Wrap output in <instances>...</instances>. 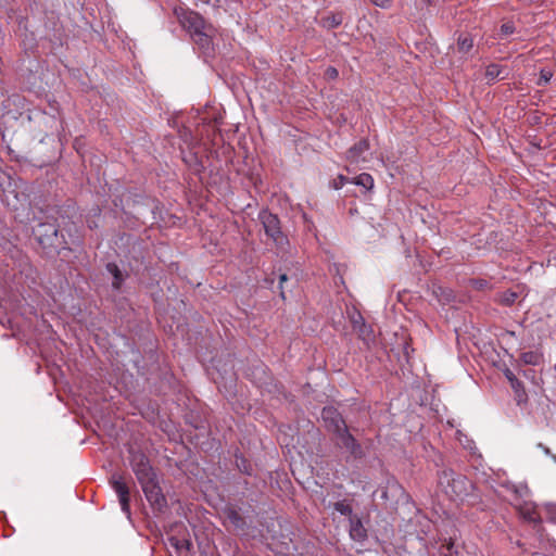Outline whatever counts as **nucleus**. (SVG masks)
Masks as SVG:
<instances>
[{"mask_svg":"<svg viewBox=\"0 0 556 556\" xmlns=\"http://www.w3.org/2000/svg\"><path fill=\"white\" fill-rule=\"evenodd\" d=\"M106 269L114 277V280H113V287L115 289H118L121 287V283L123 281V277H122V274L118 269V266L114 263H109L106 265Z\"/></svg>","mask_w":556,"mask_h":556,"instance_id":"2eb2a0df","label":"nucleus"},{"mask_svg":"<svg viewBox=\"0 0 556 556\" xmlns=\"http://www.w3.org/2000/svg\"><path fill=\"white\" fill-rule=\"evenodd\" d=\"M334 509L337 511H339L341 515H351L352 514V507L344 502H337L334 504Z\"/></svg>","mask_w":556,"mask_h":556,"instance_id":"a211bd4d","label":"nucleus"},{"mask_svg":"<svg viewBox=\"0 0 556 556\" xmlns=\"http://www.w3.org/2000/svg\"><path fill=\"white\" fill-rule=\"evenodd\" d=\"M538 447L542 448V451H543L546 455H551V456L553 457V459L556 462V456H555V455H552L551 450H549L547 446L543 445L542 443H539V444H538Z\"/></svg>","mask_w":556,"mask_h":556,"instance_id":"a878e982","label":"nucleus"},{"mask_svg":"<svg viewBox=\"0 0 556 556\" xmlns=\"http://www.w3.org/2000/svg\"><path fill=\"white\" fill-rule=\"evenodd\" d=\"M111 486L117 494L122 511L130 518V494L127 482L121 475H113L110 480Z\"/></svg>","mask_w":556,"mask_h":556,"instance_id":"20e7f679","label":"nucleus"},{"mask_svg":"<svg viewBox=\"0 0 556 556\" xmlns=\"http://www.w3.org/2000/svg\"><path fill=\"white\" fill-rule=\"evenodd\" d=\"M504 72V68L498 64H490L486 66L485 70V78L488 79V83H493L497 78L503 77L502 74Z\"/></svg>","mask_w":556,"mask_h":556,"instance_id":"f8f14e48","label":"nucleus"},{"mask_svg":"<svg viewBox=\"0 0 556 556\" xmlns=\"http://www.w3.org/2000/svg\"><path fill=\"white\" fill-rule=\"evenodd\" d=\"M342 23V16L341 15H332L330 17L326 18V24L336 27Z\"/></svg>","mask_w":556,"mask_h":556,"instance_id":"4be33fe9","label":"nucleus"},{"mask_svg":"<svg viewBox=\"0 0 556 556\" xmlns=\"http://www.w3.org/2000/svg\"><path fill=\"white\" fill-rule=\"evenodd\" d=\"M264 231L268 238H270L276 244H282L285 237L280 229V222L278 217L266 210H263L258 214Z\"/></svg>","mask_w":556,"mask_h":556,"instance_id":"7ed1b4c3","label":"nucleus"},{"mask_svg":"<svg viewBox=\"0 0 556 556\" xmlns=\"http://www.w3.org/2000/svg\"><path fill=\"white\" fill-rule=\"evenodd\" d=\"M350 535L356 541H362L366 538V530L359 519H351Z\"/></svg>","mask_w":556,"mask_h":556,"instance_id":"9d476101","label":"nucleus"},{"mask_svg":"<svg viewBox=\"0 0 556 556\" xmlns=\"http://www.w3.org/2000/svg\"><path fill=\"white\" fill-rule=\"evenodd\" d=\"M238 467H239L242 471H244L245 473L250 475V470H249V468L245 466V460H243V459H242V464H239V463H238Z\"/></svg>","mask_w":556,"mask_h":556,"instance_id":"cd10ccee","label":"nucleus"},{"mask_svg":"<svg viewBox=\"0 0 556 556\" xmlns=\"http://www.w3.org/2000/svg\"><path fill=\"white\" fill-rule=\"evenodd\" d=\"M174 14L181 27L188 31L189 35H206L204 33L206 22L200 13L187 7H177L174 9Z\"/></svg>","mask_w":556,"mask_h":556,"instance_id":"f03ea898","label":"nucleus"},{"mask_svg":"<svg viewBox=\"0 0 556 556\" xmlns=\"http://www.w3.org/2000/svg\"><path fill=\"white\" fill-rule=\"evenodd\" d=\"M140 485L149 502L160 505L161 502L164 500L161 494V490L155 482V479L150 480L148 482H143Z\"/></svg>","mask_w":556,"mask_h":556,"instance_id":"6e6552de","label":"nucleus"},{"mask_svg":"<svg viewBox=\"0 0 556 556\" xmlns=\"http://www.w3.org/2000/svg\"><path fill=\"white\" fill-rule=\"evenodd\" d=\"M201 2H203L204 4H211L212 3V0H200ZM213 5L215 8H218L219 7V0H215V2L213 3Z\"/></svg>","mask_w":556,"mask_h":556,"instance_id":"c85d7f7f","label":"nucleus"},{"mask_svg":"<svg viewBox=\"0 0 556 556\" xmlns=\"http://www.w3.org/2000/svg\"><path fill=\"white\" fill-rule=\"evenodd\" d=\"M106 269L114 277V280H113V287L115 289H118L121 287V283L123 281V277H122V274L118 269V266L114 263H109L106 265Z\"/></svg>","mask_w":556,"mask_h":556,"instance_id":"4468645a","label":"nucleus"},{"mask_svg":"<svg viewBox=\"0 0 556 556\" xmlns=\"http://www.w3.org/2000/svg\"><path fill=\"white\" fill-rule=\"evenodd\" d=\"M38 237L41 244L51 243L52 239L56 237L58 230L53 225L40 224L39 228L34 231Z\"/></svg>","mask_w":556,"mask_h":556,"instance_id":"1a4fd4ad","label":"nucleus"},{"mask_svg":"<svg viewBox=\"0 0 556 556\" xmlns=\"http://www.w3.org/2000/svg\"><path fill=\"white\" fill-rule=\"evenodd\" d=\"M522 517L531 522H535L539 519V515L533 504L526 503L525 506L519 508Z\"/></svg>","mask_w":556,"mask_h":556,"instance_id":"ddd939ff","label":"nucleus"},{"mask_svg":"<svg viewBox=\"0 0 556 556\" xmlns=\"http://www.w3.org/2000/svg\"><path fill=\"white\" fill-rule=\"evenodd\" d=\"M321 417L328 430L337 435V443L346 448L354 458H361L363 450L354 437L349 433L341 415L334 408L325 407L321 412Z\"/></svg>","mask_w":556,"mask_h":556,"instance_id":"f257e3e1","label":"nucleus"},{"mask_svg":"<svg viewBox=\"0 0 556 556\" xmlns=\"http://www.w3.org/2000/svg\"><path fill=\"white\" fill-rule=\"evenodd\" d=\"M286 280H287V275H285V274H283V275H281V276H280V282H283V281H286Z\"/></svg>","mask_w":556,"mask_h":556,"instance_id":"2f4dec72","label":"nucleus"},{"mask_svg":"<svg viewBox=\"0 0 556 556\" xmlns=\"http://www.w3.org/2000/svg\"><path fill=\"white\" fill-rule=\"evenodd\" d=\"M552 77H553V73L549 70L543 68L540 73L538 84L540 86L546 85L551 80Z\"/></svg>","mask_w":556,"mask_h":556,"instance_id":"6ab92c4d","label":"nucleus"},{"mask_svg":"<svg viewBox=\"0 0 556 556\" xmlns=\"http://www.w3.org/2000/svg\"><path fill=\"white\" fill-rule=\"evenodd\" d=\"M507 378L510 380L511 387L518 392V388L520 387V382L516 378L513 377L511 372H509L507 375Z\"/></svg>","mask_w":556,"mask_h":556,"instance_id":"393cba45","label":"nucleus"},{"mask_svg":"<svg viewBox=\"0 0 556 556\" xmlns=\"http://www.w3.org/2000/svg\"><path fill=\"white\" fill-rule=\"evenodd\" d=\"M348 182V178L343 175H339L331 182V187L336 190L341 189Z\"/></svg>","mask_w":556,"mask_h":556,"instance_id":"412c9836","label":"nucleus"},{"mask_svg":"<svg viewBox=\"0 0 556 556\" xmlns=\"http://www.w3.org/2000/svg\"><path fill=\"white\" fill-rule=\"evenodd\" d=\"M472 39H473L472 37H464L458 42V49L462 52H465V53L468 52L473 47V40Z\"/></svg>","mask_w":556,"mask_h":556,"instance_id":"f3484780","label":"nucleus"},{"mask_svg":"<svg viewBox=\"0 0 556 556\" xmlns=\"http://www.w3.org/2000/svg\"><path fill=\"white\" fill-rule=\"evenodd\" d=\"M131 466L140 484L154 479L153 469L146 456L134 457Z\"/></svg>","mask_w":556,"mask_h":556,"instance_id":"39448f33","label":"nucleus"},{"mask_svg":"<svg viewBox=\"0 0 556 556\" xmlns=\"http://www.w3.org/2000/svg\"><path fill=\"white\" fill-rule=\"evenodd\" d=\"M475 285L479 288H482L484 286L482 281H475Z\"/></svg>","mask_w":556,"mask_h":556,"instance_id":"7c9ffc66","label":"nucleus"},{"mask_svg":"<svg viewBox=\"0 0 556 556\" xmlns=\"http://www.w3.org/2000/svg\"><path fill=\"white\" fill-rule=\"evenodd\" d=\"M502 29L506 35L513 33L514 30L513 26L509 24H503Z\"/></svg>","mask_w":556,"mask_h":556,"instance_id":"bb28decb","label":"nucleus"},{"mask_svg":"<svg viewBox=\"0 0 556 556\" xmlns=\"http://www.w3.org/2000/svg\"><path fill=\"white\" fill-rule=\"evenodd\" d=\"M452 481H453V484H452L453 488H455L457 484H462L464 482V480L460 477L453 479Z\"/></svg>","mask_w":556,"mask_h":556,"instance_id":"c756f323","label":"nucleus"},{"mask_svg":"<svg viewBox=\"0 0 556 556\" xmlns=\"http://www.w3.org/2000/svg\"><path fill=\"white\" fill-rule=\"evenodd\" d=\"M352 184L364 187L366 190L374 188V178L367 173H362L351 180Z\"/></svg>","mask_w":556,"mask_h":556,"instance_id":"9b49d317","label":"nucleus"},{"mask_svg":"<svg viewBox=\"0 0 556 556\" xmlns=\"http://www.w3.org/2000/svg\"><path fill=\"white\" fill-rule=\"evenodd\" d=\"M339 76V72L336 67H332V66H329L326 71H325V77L329 80H333V79H337Z\"/></svg>","mask_w":556,"mask_h":556,"instance_id":"5701e85b","label":"nucleus"},{"mask_svg":"<svg viewBox=\"0 0 556 556\" xmlns=\"http://www.w3.org/2000/svg\"><path fill=\"white\" fill-rule=\"evenodd\" d=\"M371 2L382 9H387L391 5V0H371Z\"/></svg>","mask_w":556,"mask_h":556,"instance_id":"b1692460","label":"nucleus"},{"mask_svg":"<svg viewBox=\"0 0 556 556\" xmlns=\"http://www.w3.org/2000/svg\"><path fill=\"white\" fill-rule=\"evenodd\" d=\"M521 359L529 365H539L542 361V355L538 352H525L521 355Z\"/></svg>","mask_w":556,"mask_h":556,"instance_id":"dca6fc26","label":"nucleus"},{"mask_svg":"<svg viewBox=\"0 0 556 556\" xmlns=\"http://www.w3.org/2000/svg\"><path fill=\"white\" fill-rule=\"evenodd\" d=\"M369 149V143L367 140L362 139L357 143H355L352 148L346 152V160L352 164H359L365 161L364 153Z\"/></svg>","mask_w":556,"mask_h":556,"instance_id":"423d86ee","label":"nucleus"},{"mask_svg":"<svg viewBox=\"0 0 556 556\" xmlns=\"http://www.w3.org/2000/svg\"><path fill=\"white\" fill-rule=\"evenodd\" d=\"M517 300V293L516 292H505L502 298H501V302L506 304V305H511L515 303V301Z\"/></svg>","mask_w":556,"mask_h":556,"instance_id":"aec40b11","label":"nucleus"},{"mask_svg":"<svg viewBox=\"0 0 556 556\" xmlns=\"http://www.w3.org/2000/svg\"><path fill=\"white\" fill-rule=\"evenodd\" d=\"M168 543L177 556H190L191 542L185 536L178 538L172 535L168 538Z\"/></svg>","mask_w":556,"mask_h":556,"instance_id":"0eeeda50","label":"nucleus"}]
</instances>
